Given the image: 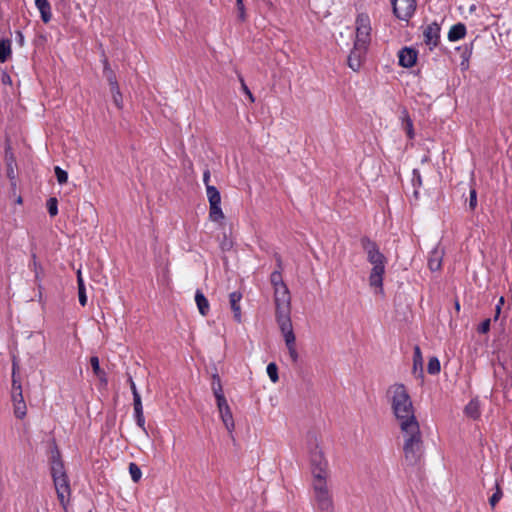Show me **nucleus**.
I'll return each mask as SVG.
<instances>
[{"mask_svg":"<svg viewBox=\"0 0 512 512\" xmlns=\"http://www.w3.org/2000/svg\"><path fill=\"white\" fill-rule=\"evenodd\" d=\"M387 395L403 438L404 461L409 466L419 463L423 455V440L415 409L404 384L395 383Z\"/></svg>","mask_w":512,"mask_h":512,"instance_id":"1","label":"nucleus"},{"mask_svg":"<svg viewBox=\"0 0 512 512\" xmlns=\"http://www.w3.org/2000/svg\"><path fill=\"white\" fill-rule=\"evenodd\" d=\"M274 302L276 307V321L283 336L286 348L293 363L299 359L296 347V337L290 318L291 297L286 285L274 289Z\"/></svg>","mask_w":512,"mask_h":512,"instance_id":"2","label":"nucleus"},{"mask_svg":"<svg viewBox=\"0 0 512 512\" xmlns=\"http://www.w3.org/2000/svg\"><path fill=\"white\" fill-rule=\"evenodd\" d=\"M362 247L372 265L369 273V286L377 295H383V278L385 275L386 257L380 252L377 244L367 238L362 239Z\"/></svg>","mask_w":512,"mask_h":512,"instance_id":"3","label":"nucleus"},{"mask_svg":"<svg viewBox=\"0 0 512 512\" xmlns=\"http://www.w3.org/2000/svg\"><path fill=\"white\" fill-rule=\"evenodd\" d=\"M306 447L309 455V462L313 480L329 478L328 461L325 458L318 435L309 433L307 435Z\"/></svg>","mask_w":512,"mask_h":512,"instance_id":"4","label":"nucleus"},{"mask_svg":"<svg viewBox=\"0 0 512 512\" xmlns=\"http://www.w3.org/2000/svg\"><path fill=\"white\" fill-rule=\"evenodd\" d=\"M51 476L60 505L67 512L71 497V487L64 465L59 459L51 464Z\"/></svg>","mask_w":512,"mask_h":512,"instance_id":"5","label":"nucleus"},{"mask_svg":"<svg viewBox=\"0 0 512 512\" xmlns=\"http://www.w3.org/2000/svg\"><path fill=\"white\" fill-rule=\"evenodd\" d=\"M328 479L312 480L313 500L319 512H334L333 496L328 486Z\"/></svg>","mask_w":512,"mask_h":512,"instance_id":"6","label":"nucleus"},{"mask_svg":"<svg viewBox=\"0 0 512 512\" xmlns=\"http://www.w3.org/2000/svg\"><path fill=\"white\" fill-rule=\"evenodd\" d=\"M355 46L368 47L371 41V20L367 14L361 13L357 16L356 22Z\"/></svg>","mask_w":512,"mask_h":512,"instance_id":"7","label":"nucleus"},{"mask_svg":"<svg viewBox=\"0 0 512 512\" xmlns=\"http://www.w3.org/2000/svg\"><path fill=\"white\" fill-rule=\"evenodd\" d=\"M12 402L14 415L18 419H23L27 415V406L24 401L21 382L15 378L12 381Z\"/></svg>","mask_w":512,"mask_h":512,"instance_id":"8","label":"nucleus"},{"mask_svg":"<svg viewBox=\"0 0 512 512\" xmlns=\"http://www.w3.org/2000/svg\"><path fill=\"white\" fill-rule=\"evenodd\" d=\"M393 12L400 20H408L414 13L415 0H391Z\"/></svg>","mask_w":512,"mask_h":512,"instance_id":"9","label":"nucleus"},{"mask_svg":"<svg viewBox=\"0 0 512 512\" xmlns=\"http://www.w3.org/2000/svg\"><path fill=\"white\" fill-rule=\"evenodd\" d=\"M216 402L220 418L225 428L228 430V432L231 433L235 428V423L228 402L225 397H220V399L216 400Z\"/></svg>","mask_w":512,"mask_h":512,"instance_id":"10","label":"nucleus"},{"mask_svg":"<svg viewBox=\"0 0 512 512\" xmlns=\"http://www.w3.org/2000/svg\"><path fill=\"white\" fill-rule=\"evenodd\" d=\"M104 72L107 76L110 85L113 102L119 109H121L123 107L122 94L120 92L115 75L113 74L112 70L108 67L107 63L105 64Z\"/></svg>","mask_w":512,"mask_h":512,"instance_id":"11","label":"nucleus"},{"mask_svg":"<svg viewBox=\"0 0 512 512\" xmlns=\"http://www.w3.org/2000/svg\"><path fill=\"white\" fill-rule=\"evenodd\" d=\"M368 47L365 46H353L351 53L348 56V66L353 71H359Z\"/></svg>","mask_w":512,"mask_h":512,"instance_id":"12","label":"nucleus"},{"mask_svg":"<svg viewBox=\"0 0 512 512\" xmlns=\"http://www.w3.org/2000/svg\"><path fill=\"white\" fill-rule=\"evenodd\" d=\"M444 254V249L440 245H436V247L431 250L428 256V267L432 272L441 269Z\"/></svg>","mask_w":512,"mask_h":512,"instance_id":"13","label":"nucleus"},{"mask_svg":"<svg viewBox=\"0 0 512 512\" xmlns=\"http://www.w3.org/2000/svg\"><path fill=\"white\" fill-rule=\"evenodd\" d=\"M399 64L405 68L415 65L417 60V52L411 48H403L399 51Z\"/></svg>","mask_w":512,"mask_h":512,"instance_id":"14","label":"nucleus"},{"mask_svg":"<svg viewBox=\"0 0 512 512\" xmlns=\"http://www.w3.org/2000/svg\"><path fill=\"white\" fill-rule=\"evenodd\" d=\"M242 298V294L240 292H232L230 293L229 295V302H230V307L233 311V316H234V319L240 323L242 321V313H241V307H240V300Z\"/></svg>","mask_w":512,"mask_h":512,"instance_id":"15","label":"nucleus"},{"mask_svg":"<svg viewBox=\"0 0 512 512\" xmlns=\"http://www.w3.org/2000/svg\"><path fill=\"white\" fill-rule=\"evenodd\" d=\"M35 5L41 14V18L44 23H48L51 20V6L48 0H35Z\"/></svg>","mask_w":512,"mask_h":512,"instance_id":"16","label":"nucleus"},{"mask_svg":"<svg viewBox=\"0 0 512 512\" xmlns=\"http://www.w3.org/2000/svg\"><path fill=\"white\" fill-rule=\"evenodd\" d=\"M195 302L197 304L199 313L202 316H206L209 312L210 305H209L207 298L204 296V294L200 290H197L195 293Z\"/></svg>","mask_w":512,"mask_h":512,"instance_id":"17","label":"nucleus"},{"mask_svg":"<svg viewBox=\"0 0 512 512\" xmlns=\"http://www.w3.org/2000/svg\"><path fill=\"white\" fill-rule=\"evenodd\" d=\"M466 34V27L464 24L458 23L451 27L448 33V39L450 41H457L462 39Z\"/></svg>","mask_w":512,"mask_h":512,"instance_id":"18","label":"nucleus"},{"mask_svg":"<svg viewBox=\"0 0 512 512\" xmlns=\"http://www.w3.org/2000/svg\"><path fill=\"white\" fill-rule=\"evenodd\" d=\"M209 206L221 204V195L215 186H208L206 189Z\"/></svg>","mask_w":512,"mask_h":512,"instance_id":"19","label":"nucleus"},{"mask_svg":"<svg viewBox=\"0 0 512 512\" xmlns=\"http://www.w3.org/2000/svg\"><path fill=\"white\" fill-rule=\"evenodd\" d=\"M11 42L10 40H0V63H4L11 56Z\"/></svg>","mask_w":512,"mask_h":512,"instance_id":"20","label":"nucleus"},{"mask_svg":"<svg viewBox=\"0 0 512 512\" xmlns=\"http://www.w3.org/2000/svg\"><path fill=\"white\" fill-rule=\"evenodd\" d=\"M439 28L436 25L428 26L424 31V36L428 44L436 45Z\"/></svg>","mask_w":512,"mask_h":512,"instance_id":"21","label":"nucleus"},{"mask_svg":"<svg viewBox=\"0 0 512 512\" xmlns=\"http://www.w3.org/2000/svg\"><path fill=\"white\" fill-rule=\"evenodd\" d=\"M225 215L221 209V204L209 206V219L212 222H221Z\"/></svg>","mask_w":512,"mask_h":512,"instance_id":"22","label":"nucleus"},{"mask_svg":"<svg viewBox=\"0 0 512 512\" xmlns=\"http://www.w3.org/2000/svg\"><path fill=\"white\" fill-rule=\"evenodd\" d=\"M467 416L477 419L480 416L479 402L477 400L470 401L465 407Z\"/></svg>","mask_w":512,"mask_h":512,"instance_id":"23","label":"nucleus"},{"mask_svg":"<svg viewBox=\"0 0 512 512\" xmlns=\"http://www.w3.org/2000/svg\"><path fill=\"white\" fill-rule=\"evenodd\" d=\"M418 369L420 370V373L422 374V372H423L422 353H421L419 346H415L414 347V356H413V371H414V373Z\"/></svg>","mask_w":512,"mask_h":512,"instance_id":"24","label":"nucleus"},{"mask_svg":"<svg viewBox=\"0 0 512 512\" xmlns=\"http://www.w3.org/2000/svg\"><path fill=\"white\" fill-rule=\"evenodd\" d=\"M212 391L216 398V400L220 399V397H225L221 385V381L218 375H213V382H212Z\"/></svg>","mask_w":512,"mask_h":512,"instance_id":"25","label":"nucleus"},{"mask_svg":"<svg viewBox=\"0 0 512 512\" xmlns=\"http://www.w3.org/2000/svg\"><path fill=\"white\" fill-rule=\"evenodd\" d=\"M440 362L437 357H431L428 361L427 371L430 374H438L440 372Z\"/></svg>","mask_w":512,"mask_h":512,"instance_id":"26","label":"nucleus"},{"mask_svg":"<svg viewBox=\"0 0 512 512\" xmlns=\"http://www.w3.org/2000/svg\"><path fill=\"white\" fill-rule=\"evenodd\" d=\"M267 374L273 383H277L279 380L278 367L275 363H269L267 365Z\"/></svg>","mask_w":512,"mask_h":512,"instance_id":"27","label":"nucleus"},{"mask_svg":"<svg viewBox=\"0 0 512 512\" xmlns=\"http://www.w3.org/2000/svg\"><path fill=\"white\" fill-rule=\"evenodd\" d=\"M129 473H130V476H131L132 480L135 483H137L141 479V477H142L141 469L135 463H130L129 464Z\"/></svg>","mask_w":512,"mask_h":512,"instance_id":"28","label":"nucleus"},{"mask_svg":"<svg viewBox=\"0 0 512 512\" xmlns=\"http://www.w3.org/2000/svg\"><path fill=\"white\" fill-rule=\"evenodd\" d=\"M403 124H404V129L406 130L408 137L413 138L414 137L413 123H412V120L410 119V117L407 115V113H405V116L403 117Z\"/></svg>","mask_w":512,"mask_h":512,"instance_id":"29","label":"nucleus"},{"mask_svg":"<svg viewBox=\"0 0 512 512\" xmlns=\"http://www.w3.org/2000/svg\"><path fill=\"white\" fill-rule=\"evenodd\" d=\"M90 364L92 366L93 372L97 377L104 376V371L100 368L99 358L97 356L90 358Z\"/></svg>","mask_w":512,"mask_h":512,"instance_id":"30","label":"nucleus"},{"mask_svg":"<svg viewBox=\"0 0 512 512\" xmlns=\"http://www.w3.org/2000/svg\"><path fill=\"white\" fill-rule=\"evenodd\" d=\"M55 175L59 184H65L68 181V173L59 166L54 168Z\"/></svg>","mask_w":512,"mask_h":512,"instance_id":"31","label":"nucleus"},{"mask_svg":"<svg viewBox=\"0 0 512 512\" xmlns=\"http://www.w3.org/2000/svg\"><path fill=\"white\" fill-rule=\"evenodd\" d=\"M270 280H271V283H272L274 289L278 288L280 285H285V283L283 282V279H282V275L278 271H274L271 274Z\"/></svg>","mask_w":512,"mask_h":512,"instance_id":"32","label":"nucleus"},{"mask_svg":"<svg viewBox=\"0 0 512 512\" xmlns=\"http://www.w3.org/2000/svg\"><path fill=\"white\" fill-rule=\"evenodd\" d=\"M502 491L498 484H496V492L490 497L489 504L492 508L496 506V504L500 501L502 498Z\"/></svg>","mask_w":512,"mask_h":512,"instance_id":"33","label":"nucleus"},{"mask_svg":"<svg viewBox=\"0 0 512 512\" xmlns=\"http://www.w3.org/2000/svg\"><path fill=\"white\" fill-rule=\"evenodd\" d=\"M47 208H48V212L49 214L53 217L55 215H57L58 213V207H57V199L56 198H50L48 201H47Z\"/></svg>","mask_w":512,"mask_h":512,"instance_id":"34","label":"nucleus"},{"mask_svg":"<svg viewBox=\"0 0 512 512\" xmlns=\"http://www.w3.org/2000/svg\"><path fill=\"white\" fill-rule=\"evenodd\" d=\"M236 4H237V9H238V18L241 21H245L246 14H245V7H244L243 0H237Z\"/></svg>","mask_w":512,"mask_h":512,"instance_id":"35","label":"nucleus"},{"mask_svg":"<svg viewBox=\"0 0 512 512\" xmlns=\"http://www.w3.org/2000/svg\"><path fill=\"white\" fill-rule=\"evenodd\" d=\"M477 206V194L474 189L470 191L469 207L473 210Z\"/></svg>","mask_w":512,"mask_h":512,"instance_id":"36","label":"nucleus"},{"mask_svg":"<svg viewBox=\"0 0 512 512\" xmlns=\"http://www.w3.org/2000/svg\"><path fill=\"white\" fill-rule=\"evenodd\" d=\"M78 297H79V303L82 306H85L87 303V296H86V290L85 288H79L78 289Z\"/></svg>","mask_w":512,"mask_h":512,"instance_id":"37","label":"nucleus"},{"mask_svg":"<svg viewBox=\"0 0 512 512\" xmlns=\"http://www.w3.org/2000/svg\"><path fill=\"white\" fill-rule=\"evenodd\" d=\"M490 329V319H486L485 321H483L479 327H478V332L480 333H487Z\"/></svg>","mask_w":512,"mask_h":512,"instance_id":"38","label":"nucleus"},{"mask_svg":"<svg viewBox=\"0 0 512 512\" xmlns=\"http://www.w3.org/2000/svg\"><path fill=\"white\" fill-rule=\"evenodd\" d=\"M241 86H242V90L243 92L248 96V98L250 99L251 102H254V97L251 93V91L249 90V88L247 87V85L245 84L244 80L241 79Z\"/></svg>","mask_w":512,"mask_h":512,"instance_id":"39","label":"nucleus"},{"mask_svg":"<svg viewBox=\"0 0 512 512\" xmlns=\"http://www.w3.org/2000/svg\"><path fill=\"white\" fill-rule=\"evenodd\" d=\"M77 284H78V289L85 288L84 280H83L82 273H81L80 269L77 270Z\"/></svg>","mask_w":512,"mask_h":512,"instance_id":"40","label":"nucleus"},{"mask_svg":"<svg viewBox=\"0 0 512 512\" xmlns=\"http://www.w3.org/2000/svg\"><path fill=\"white\" fill-rule=\"evenodd\" d=\"M136 422H137L138 426L140 428H142L145 433H147L146 428H145V418H144V416L136 417Z\"/></svg>","mask_w":512,"mask_h":512,"instance_id":"41","label":"nucleus"},{"mask_svg":"<svg viewBox=\"0 0 512 512\" xmlns=\"http://www.w3.org/2000/svg\"><path fill=\"white\" fill-rule=\"evenodd\" d=\"M209 181H210V171L209 170H205L204 173H203V182H204L206 188L208 186H211L209 184Z\"/></svg>","mask_w":512,"mask_h":512,"instance_id":"42","label":"nucleus"},{"mask_svg":"<svg viewBox=\"0 0 512 512\" xmlns=\"http://www.w3.org/2000/svg\"><path fill=\"white\" fill-rule=\"evenodd\" d=\"M18 369H19L18 363H17L16 359L14 358L13 362H12V380L14 378L17 379L16 373H17Z\"/></svg>","mask_w":512,"mask_h":512,"instance_id":"43","label":"nucleus"},{"mask_svg":"<svg viewBox=\"0 0 512 512\" xmlns=\"http://www.w3.org/2000/svg\"><path fill=\"white\" fill-rule=\"evenodd\" d=\"M133 402L134 406H139L142 404L141 397L138 392H135V394H133Z\"/></svg>","mask_w":512,"mask_h":512,"instance_id":"44","label":"nucleus"},{"mask_svg":"<svg viewBox=\"0 0 512 512\" xmlns=\"http://www.w3.org/2000/svg\"><path fill=\"white\" fill-rule=\"evenodd\" d=\"M134 411H135V417L144 416V415H143V407H142V404H141V405H139V406H134Z\"/></svg>","mask_w":512,"mask_h":512,"instance_id":"45","label":"nucleus"},{"mask_svg":"<svg viewBox=\"0 0 512 512\" xmlns=\"http://www.w3.org/2000/svg\"><path fill=\"white\" fill-rule=\"evenodd\" d=\"M129 382H130V388H131L132 394H135V392H138L134 381L132 379H130Z\"/></svg>","mask_w":512,"mask_h":512,"instance_id":"46","label":"nucleus"},{"mask_svg":"<svg viewBox=\"0 0 512 512\" xmlns=\"http://www.w3.org/2000/svg\"><path fill=\"white\" fill-rule=\"evenodd\" d=\"M3 82H4V83H10V82H11L10 77H9L8 75H6V74H5V75L3 76Z\"/></svg>","mask_w":512,"mask_h":512,"instance_id":"47","label":"nucleus"},{"mask_svg":"<svg viewBox=\"0 0 512 512\" xmlns=\"http://www.w3.org/2000/svg\"><path fill=\"white\" fill-rule=\"evenodd\" d=\"M17 35H18V37H19V42H20V44H23L24 37H23L22 33H21V32H18V33H17Z\"/></svg>","mask_w":512,"mask_h":512,"instance_id":"48","label":"nucleus"},{"mask_svg":"<svg viewBox=\"0 0 512 512\" xmlns=\"http://www.w3.org/2000/svg\"><path fill=\"white\" fill-rule=\"evenodd\" d=\"M102 382L106 383V377L105 375L104 376H101V377H98Z\"/></svg>","mask_w":512,"mask_h":512,"instance_id":"49","label":"nucleus"},{"mask_svg":"<svg viewBox=\"0 0 512 512\" xmlns=\"http://www.w3.org/2000/svg\"><path fill=\"white\" fill-rule=\"evenodd\" d=\"M455 308L459 309V304L458 303H456Z\"/></svg>","mask_w":512,"mask_h":512,"instance_id":"50","label":"nucleus"},{"mask_svg":"<svg viewBox=\"0 0 512 512\" xmlns=\"http://www.w3.org/2000/svg\"><path fill=\"white\" fill-rule=\"evenodd\" d=\"M511 471H512V465H511Z\"/></svg>","mask_w":512,"mask_h":512,"instance_id":"51","label":"nucleus"}]
</instances>
